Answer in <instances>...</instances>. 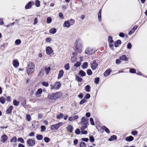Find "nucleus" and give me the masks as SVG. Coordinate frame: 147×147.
Listing matches in <instances>:
<instances>
[{
  "instance_id": "obj_1",
  "label": "nucleus",
  "mask_w": 147,
  "mask_h": 147,
  "mask_svg": "<svg viewBox=\"0 0 147 147\" xmlns=\"http://www.w3.org/2000/svg\"><path fill=\"white\" fill-rule=\"evenodd\" d=\"M75 50V51L79 53H80L82 51V43L80 40H76Z\"/></svg>"
},
{
  "instance_id": "obj_2",
  "label": "nucleus",
  "mask_w": 147,
  "mask_h": 147,
  "mask_svg": "<svg viewBox=\"0 0 147 147\" xmlns=\"http://www.w3.org/2000/svg\"><path fill=\"white\" fill-rule=\"evenodd\" d=\"M26 68L27 72L28 75L32 73L34 71L35 65L34 63L33 62L29 63Z\"/></svg>"
},
{
  "instance_id": "obj_3",
  "label": "nucleus",
  "mask_w": 147,
  "mask_h": 147,
  "mask_svg": "<svg viewBox=\"0 0 147 147\" xmlns=\"http://www.w3.org/2000/svg\"><path fill=\"white\" fill-rule=\"evenodd\" d=\"M61 86V84L59 82H56L55 85H50L51 89V90L58 89Z\"/></svg>"
},
{
  "instance_id": "obj_4",
  "label": "nucleus",
  "mask_w": 147,
  "mask_h": 147,
  "mask_svg": "<svg viewBox=\"0 0 147 147\" xmlns=\"http://www.w3.org/2000/svg\"><path fill=\"white\" fill-rule=\"evenodd\" d=\"M63 124L62 122H60L57 124L52 125L51 126V129H54L56 130L59 127L61 126Z\"/></svg>"
},
{
  "instance_id": "obj_5",
  "label": "nucleus",
  "mask_w": 147,
  "mask_h": 147,
  "mask_svg": "<svg viewBox=\"0 0 147 147\" xmlns=\"http://www.w3.org/2000/svg\"><path fill=\"white\" fill-rule=\"evenodd\" d=\"M94 51L93 49L88 47L85 50V53L87 55H90L94 52Z\"/></svg>"
},
{
  "instance_id": "obj_6",
  "label": "nucleus",
  "mask_w": 147,
  "mask_h": 147,
  "mask_svg": "<svg viewBox=\"0 0 147 147\" xmlns=\"http://www.w3.org/2000/svg\"><path fill=\"white\" fill-rule=\"evenodd\" d=\"M88 121L87 118L86 117H83L82 118L81 122L80 123L81 125L87 124Z\"/></svg>"
},
{
  "instance_id": "obj_7",
  "label": "nucleus",
  "mask_w": 147,
  "mask_h": 147,
  "mask_svg": "<svg viewBox=\"0 0 147 147\" xmlns=\"http://www.w3.org/2000/svg\"><path fill=\"white\" fill-rule=\"evenodd\" d=\"M27 143L30 146H32L35 144V142L32 139H29L27 140Z\"/></svg>"
},
{
  "instance_id": "obj_8",
  "label": "nucleus",
  "mask_w": 147,
  "mask_h": 147,
  "mask_svg": "<svg viewBox=\"0 0 147 147\" xmlns=\"http://www.w3.org/2000/svg\"><path fill=\"white\" fill-rule=\"evenodd\" d=\"M98 65L95 60H94L91 63V67L92 69H95L97 68Z\"/></svg>"
},
{
  "instance_id": "obj_9",
  "label": "nucleus",
  "mask_w": 147,
  "mask_h": 147,
  "mask_svg": "<svg viewBox=\"0 0 147 147\" xmlns=\"http://www.w3.org/2000/svg\"><path fill=\"white\" fill-rule=\"evenodd\" d=\"M54 95L55 96L56 99L61 97L63 95V94L60 92H57L54 93Z\"/></svg>"
},
{
  "instance_id": "obj_10",
  "label": "nucleus",
  "mask_w": 147,
  "mask_h": 147,
  "mask_svg": "<svg viewBox=\"0 0 147 147\" xmlns=\"http://www.w3.org/2000/svg\"><path fill=\"white\" fill-rule=\"evenodd\" d=\"M47 53L49 55L51 54L53 52V51L51 47H47L46 49Z\"/></svg>"
},
{
  "instance_id": "obj_11",
  "label": "nucleus",
  "mask_w": 147,
  "mask_h": 147,
  "mask_svg": "<svg viewBox=\"0 0 147 147\" xmlns=\"http://www.w3.org/2000/svg\"><path fill=\"white\" fill-rule=\"evenodd\" d=\"M67 130L70 133H71L74 129L73 126L71 125H69L67 127Z\"/></svg>"
},
{
  "instance_id": "obj_12",
  "label": "nucleus",
  "mask_w": 147,
  "mask_h": 147,
  "mask_svg": "<svg viewBox=\"0 0 147 147\" xmlns=\"http://www.w3.org/2000/svg\"><path fill=\"white\" fill-rule=\"evenodd\" d=\"M119 58L121 60H124L125 61H127L128 60V58L125 55L120 56Z\"/></svg>"
},
{
  "instance_id": "obj_13",
  "label": "nucleus",
  "mask_w": 147,
  "mask_h": 147,
  "mask_svg": "<svg viewBox=\"0 0 147 147\" xmlns=\"http://www.w3.org/2000/svg\"><path fill=\"white\" fill-rule=\"evenodd\" d=\"M64 74V71L63 70H61L59 71L58 75V79H59L61 78L63 76Z\"/></svg>"
},
{
  "instance_id": "obj_14",
  "label": "nucleus",
  "mask_w": 147,
  "mask_h": 147,
  "mask_svg": "<svg viewBox=\"0 0 147 147\" xmlns=\"http://www.w3.org/2000/svg\"><path fill=\"white\" fill-rule=\"evenodd\" d=\"M78 116L76 115L73 117H70L69 118V120L70 121H72L74 120L78 119Z\"/></svg>"
},
{
  "instance_id": "obj_15",
  "label": "nucleus",
  "mask_w": 147,
  "mask_h": 147,
  "mask_svg": "<svg viewBox=\"0 0 147 147\" xmlns=\"http://www.w3.org/2000/svg\"><path fill=\"white\" fill-rule=\"evenodd\" d=\"M7 136L4 135L1 138V140L3 142H5L7 140Z\"/></svg>"
},
{
  "instance_id": "obj_16",
  "label": "nucleus",
  "mask_w": 147,
  "mask_h": 147,
  "mask_svg": "<svg viewBox=\"0 0 147 147\" xmlns=\"http://www.w3.org/2000/svg\"><path fill=\"white\" fill-rule=\"evenodd\" d=\"M33 4L32 2H29L26 5L25 7V8L26 9H27L30 8L32 7V4Z\"/></svg>"
},
{
  "instance_id": "obj_17",
  "label": "nucleus",
  "mask_w": 147,
  "mask_h": 147,
  "mask_svg": "<svg viewBox=\"0 0 147 147\" xmlns=\"http://www.w3.org/2000/svg\"><path fill=\"white\" fill-rule=\"evenodd\" d=\"M48 98L50 99L55 100V97L54 93H51L48 95Z\"/></svg>"
},
{
  "instance_id": "obj_18",
  "label": "nucleus",
  "mask_w": 147,
  "mask_h": 147,
  "mask_svg": "<svg viewBox=\"0 0 147 147\" xmlns=\"http://www.w3.org/2000/svg\"><path fill=\"white\" fill-rule=\"evenodd\" d=\"M111 71L110 69H108L104 73V75L105 76H109L110 74Z\"/></svg>"
},
{
  "instance_id": "obj_19",
  "label": "nucleus",
  "mask_w": 147,
  "mask_h": 147,
  "mask_svg": "<svg viewBox=\"0 0 147 147\" xmlns=\"http://www.w3.org/2000/svg\"><path fill=\"white\" fill-rule=\"evenodd\" d=\"M134 137L131 136H130L128 137H127L125 138V140L128 142H130L134 140Z\"/></svg>"
},
{
  "instance_id": "obj_20",
  "label": "nucleus",
  "mask_w": 147,
  "mask_h": 147,
  "mask_svg": "<svg viewBox=\"0 0 147 147\" xmlns=\"http://www.w3.org/2000/svg\"><path fill=\"white\" fill-rule=\"evenodd\" d=\"M13 64L15 67H17L19 65V62L16 60H14L13 62Z\"/></svg>"
},
{
  "instance_id": "obj_21",
  "label": "nucleus",
  "mask_w": 147,
  "mask_h": 147,
  "mask_svg": "<svg viewBox=\"0 0 147 147\" xmlns=\"http://www.w3.org/2000/svg\"><path fill=\"white\" fill-rule=\"evenodd\" d=\"M64 27H69L70 26V24L68 21L65 22L63 25Z\"/></svg>"
},
{
  "instance_id": "obj_22",
  "label": "nucleus",
  "mask_w": 147,
  "mask_h": 147,
  "mask_svg": "<svg viewBox=\"0 0 147 147\" xmlns=\"http://www.w3.org/2000/svg\"><path fill=\"white\" fill-rule=\"evenodd\" d=\"M13 107L12 106H10L9 107V108L7 109L6 111V113L7 114L10 113H11L12 110L13 109Z\"/></svg>"
},
{
  "instance_id": "obj_23",
  "label": "nucleus",
  "mask_w": 147,
  "mask_h": 147,
  "mask_svg": "<svg viewBox=\"0 0 147 147\" xmlns=\"http://www.w3.org/2000/svg\"><path fill=\"white\" fill-rule=\"evenodd\" d=\"M49 32L50 33L53 34H55L56 32V30L55 28H53L49 30Z\"/></svg>"
},
{
  "instance_id": "obj_24",
  "label": "nucleus",
  "mask_w": 147,
  "mask_h": 147,
  "mask_svg": "<svg viewBox=\"0 0 147 147\" xmlns=\"http://www.w3.org/2000/svg\"><path fill=\"white\" fill-rule=\"evenodd\" d=\"M42 92V88H39L38 89L36 92V95L38 96L39 95L41 94Z\"/></svg>"
},
{
  "instance_id": "obj_25",
  "label": "nucleus",
  "mask_w": 147,
  "mask_h": 147,
  "mask_svg": "<svg viewBox=\"0 0 147 147\" xmlns=\"http://www.w3.org/2000/svg\"><path fill=\"white\" fill-rule=\"evenodd\" d=\"M101 10L100 9L98 15V18L99 21L101 20Z\"/></svg>"
},
{
  "instance_id": "obj_26",
  "label": "nucleus",
  "mask_w": 147,
  "mask_h": 147,
  "mask_svg": "<svg viewBox=\"0 0 147 147\" xmlns=\"http://www.w3.org/2000/svg\"><path fill=\"white\" fill-rule=\"evenodd\" d=\"M86 73L83 70H80L79 71V75L82 76H85Z\"/></svg>"
},
{
  "instance_id": "obj_27",
  "label": "nucleus",
  "mask_w": 147,
  "mask_h": 147,
  "mask_svg": "<svg viewBox=\"0 0 147 147\" xmlns=\"http://www.w3.org/2000/svg\"><path fill=\"white\" fill-rule=\"evenodd\" d=\"M117 138V136L115 135H113L109 139V141H113L115 140Z\"/></svg>"
},
{
  "instance_id": "obj_28",
  "label": "nucleus",
  "mask_w": 147,
  "mask_h": 147,
  "mask_svg": "<svg viewBox=\"0 0 147 147\" xmlns=\"http://www.w3.org/2000/svg\"><path fill=\"white\" fill-rule=\"evenodd\" d=\"M5 98L3 97H1L0 98V102L2 104H3L5 102Z\"/></svg>"
},
{
  "instance_id": "obj_29",
  "label": "nucleus",
  "mask_w": 147,
  "mask_h": 147,
  "mask_svg": "<svg viewBox=\"0 0 147 147\" xmlns=\"http://www.w3.org/2000/svg\"><path fill=\"white\" fill-rule=\"evenodd\" d=\"M87 124L81 125L82 126V127L80 128L81 131H84L87 127Z\"/></svg>"
},
{
  "instance_id": "obj_30",
  "label": "nucleus",
  "mask_w": 147,
  "mask_h": 147,
  "mask_svg": "<svg viewBox=\"0 0 147 147\" xmlns=\"http://www.w3.org/2000/svg\"><path fill=\"white\" fill-rule=\"evenodd\" d=\"M85 90L88 92H89L90 91V87L88 85H87L85 87Z\"/></svg>"
},
{
  "instance_id": "obj_31",
  "label": "nucleus",
  "mask_w": 147,
  "mask_h": 147,
  "mask_svg": "<svg viewBox=\"0 0 147 147\" xmlns=\"http://www.w3.org/2000/svg\"><path fill=\"white\" fill-rule=\"evenodd\" d=\"M10 141L11 142H17V138L16 137H14L12 138L11 140Z\"/></svg>"
},
{
  "instance_id": "obj_32",
  "label": "nucleus",
  "mask_w": 147,
  "mask_h": 147,
  "mask_svg": "<svg viewBox=\"0 0 147 147\" xmlns=\"http://www.w3.org/2000/svg\"><path fill=\"white\" fill-rule=\"evenodd\" d=\"M13 103L14 105L18 106L19 105L20 102L19 101H17L15 99L13 101Z\"/></svg>"
},
{
  "instance_id": "obj_33",
  "label": "nucleus",
  "mask_w": 147,
  "mask_h": 147,
  "mask_svg": "<svg viewBox=\"0 0 147 147\" xmlns=\"http://www.w3.org/2000/svg\"><path fill=\"white\" fill-rule=\"evenodd\" d=\"M76 80L78 82H81L82 80V79L81 77L77 75H76Z\"/></svg>"
},
{
  "instance_id": "obj_34",
  "label": "nucleus",
  "mask_w": 147,
  "mask_h": 147,
  "mask_svg": "<svg viewBox=\"0 0 147 147\" xmlns=\"http://www.w3.org/2000/svg\"><path fill=\"white\" fill-rule=\"evenodd\" d=\"M35 5L36 6L39 7L40 5V2L38 0H36L35 1Z\"/></svg>"
},
{
  "instance_id": "obj_35",
  "label": "nucleus",
  "mask_w": 147,
  "mask_h": 147,
  "mask_svg": "<svg viewBox=\"0 0 147 147\" xmlns=\"http://www.w3.org/2000/svg\"><path fill=\"white\" fill-rule=\"evenodd\" d=\"M80 147H86V145L85 142H82L80 143Z\"/></svg>"
},
{
  "instance_id": "obj_36",
  "label": "nucleus",
  "mask_w": 147,
  "mask_h": 147,
  "mask_svg": "<svg viewBox=\"0 0 147 147\" xmlns=\"http://www.w3.org/2000/svg\"><path fill=\"white\" fill-rule=\"evenodd\" d=\"M43 138V136L41 135H38L36 136V138L38 140H41Z\"/></svg>"
},
{
  "instance_id": "obj_37",
  "label": "nucleus",
  "mask_w": 147,
  "mask_h": 147,
  "mask_svg": "<svg viewBox=\"0 0 147 147\" xmlns=\"http://www.w3.org/2000/svg\"><path fill=\"white\" fill-rule=\"evenodd\" d=\"M18 142H20L22 143H24V140L22 138H18Z\"/></svg>"
},
{
  "instance_id": "obj_38",
  "label": "nucleus",
  "mask_w": 147,
  "mask_h": 147,
  "mask_svg": "<svg viewBox=\"0 0 147 147\" xmlns=\"http://www.w3.org/2000/svg\"><path fill=\"white\" fill-rule=\"evenodd\" d=\"M82 67L83 68H86L88 66V63L87 62H85L83 64V65L82 66Z\"/></svg>"
},
{
  "instance_id": "obj_39",
  "label": "nucleus",
  "mask_w": 147,
  "mask_h": 147,
  "mask_svg": "<svg viewBox=\"0 0 147 147\" xmlns=\"http://www.w3.org/2000/svg\"><path fill=\"white\" fill-rule=\"evenodd\" d=\"M103 129H105V131L107 133L109 134L110 133V131L109 129L108 128H107L105 126H103Z\"/></svg>"
},
{
  "instance_id": "obj_40",
  "label": "nucleus",
  "mask_w": 147,
  "mask_h": 147,
  "mask_svg": "<svg viewBox=\"0 0 147 147\" xmlns=\"http://www.w3.org/2000/svg\"><path fill=\"white\" fill-rule=\"evenodd\" d=\"M51 70V68L50 67H48L47 68H45V71L46 72V73L48 74L49 72V71Z\"/></svg>"
},
{
  "instance_id": "obj_41",
  "label": "nucleus",
  "mask_w": 147,
  "mask_h": 147,
  "mask_svg": "<svg viewBox=\"0 0 147 147\" xmlns=\"http://www.w3.org/2000/svg\"><path fill=\"white\" fill-rule=\"evenodd\" d=\"M21 43V41L20 39L16 40L15 42V43L17 45H19Z\"/></svg>"
},
{
  "instance_id": "obj_42",
  "label": "nucleus",
  "mask_w": 147,
  "mask_h": 147,
  "mask_svg": "<svg viewBox=\"0 0 147 147\" xmlns=\"http://www.w3.org/2000/svg\"><path fill=\"white\" fill-rule=\"evenodd\" d=\"M64 67L66 70H68L69 69V64L67 63L65 65Z\"/></svg>"
},
{
  "instance_id": "obj_43",
  "label": "nucleus",
  "mask_w": 147,
  "mask_h": 147,
  "mask_svg": "<svg viewBox=\"0 0 147 147\" xmlns=\"http://www.w3.org/2000/svg\"><path fill=\"white\" fill-rule=\"evenodd\" d=\"M52 19L51 17H48L47 19V23L50 24L51 22Z\"/></svg>"
},
{
  "instance_id": "obj_44",
  "label": "nucleus",
  "mask_w": 147,
  "mask_h": 147,
  "mask_svg": "<svg viewBox=\"0 0 147 147\" xmlns=\"http://www.w3.org/2000/svg\"><path fill=\"white\" fill-rule=\"evenodd\" d=\"M109 47H110L112 49H113V46H114L113 45L114 44V42H109Z\"/></svg>"
},
{
  "instance_id": "obj_45",
  "label": "nucleus",
  "mask_w": 147,
  "mask_h": 147,
  "mask_svg": "<svg viewBox=\"0 0 147 147\" xmlns=\"http://www.w3.org/2000/svg\"><path fill=\"white\" fill-rule=\"evenodd\" d=\"M26 119L28 121H30L31 119V117L30 115H26Z\"/></svg>"
},
{
  "instance_id": "obj_46",
  "label": "nucleus",
  "mask_w": 147,
  "mask_h": 147,
  "mask_svg": "<svg viewBox=\"0 0 147 147\" xmlns=\"http://www.w3.org/2000/svg\"><path fill=\"white\" fill-rule=\"evenodd\" d=\"M41 131H45L46 129L44 125H42L41 126Z\"/></svg>"
},
{
  "instance_id": "obj_47",
  "label": "nucleus",
  "mask_w": 147,
  "mask_h": 147,
  "mask_svg": "<svg viewBox=\"0 0 147 147\" xmlns=\"http://www.w3.org/2000/svg\"><path fill=\"white\" fill-rule=\"evenodd\" d=\"M77 60V57H73L71 58V61L72 62H74Z\"/></svg>"
},
{
  "instance_id": "obj_48",
  "label": "nucleus",
  "mask_w": 147,
  "mask_h": 147,
  "mask_svg": "<svg viewBox=\"0 0 147 147\" xmlns=\"http://www.w3.org/2000/svg\"><path fill=\"white\" fill-rule=\"evenodd\" d=\"M81 63L80 62H77L76 63H75L74 66L76 67H78L80 66Z\"/></svg>"
},
{
  "instance_id": "obj_49",
  "label": "nucleus",
  "mask_w": 147,
  "mask_h": 147,
  "mask_svg": "<svg viewBox=\"0 0 147 147\" xmlns=\"http://www.w3.org/2000/svg\"><path fill=\"white\" fill-rule=\"evenodd\" d=\"M99 81V78H97L95 79L94 82L96 84H98Z\"/></svg>"
},
{
  "instance_id": "obj_50",
  "label": "nucleus",
  "mask_w": 147,
  "mask_h": 147,
  "mask_svg": "<svg viewBox=\"0 0 147 147\" xmlns=\"http://www.w3.org/2000/svg\"><path fill=\"white\" fill-rule=\"evenodd\" d=\"M87 73L89 75H91L92 74V72L90 69L88 70L87 71Z\"/></svg>"
},
{
  "instance_id": "obj_51",
  "label": "nucleus",
  "mask_w": 147,
  "mask_h": 147,
  "mask_svg": "<svg viewBox=\"0 0 147 147\" xmlns=\"http://www.w3.org/2000/svg\"><path fill=\"white\" fill-rule=\"evenodd\" d=\"M90 123L92 125H94V121H93V120L92 118H90Z\"/></svg>"
},
{
  "instance_id": "obj_52",
  "label": "nucleus",
  "mask_w": 147,
  "mask_h": 147,
  "mask_svg": "<svg viewBox=\"0 0 147 147\" xmlns=\"http://www.w3.org/2000/svg\"><path fill=\"white\" fill-rule=\"evenodd\" d=\"M80 131L79 129H76L75 131V133L77 135L79 134L80 133Z\"/></svg>"
},
{
  "instance_id": "obj_53",
  "label": "nucleus",
  "mask_w": 147,
  "mask_h": 147,
  "mask_svg": "<svg viewBox=\"0 0 147 147\" xmlns=\"http://www.w3.org/2000/svg\"><path fill=\"white\" fill-rule=\"evenodd\" d=\"M63 115L62 114H60L58 115L57 116V119H60L63 118Z\"/></svg>"
},
{
  "instance_id": "obj_54",
  "label": "nucleus",
  "mask_w": 147,
  "mask_h": 147,
  "mask_svg": "<svg viewBox=\"0 0 147 147\" xmlns=\"http://www.w3.org/2000/svg\"><path fill=\"white\" fill-rule=\"evenodd\" d=\"M130 72L131 73H136V71L135 69L132 68L130 69Z\"/></svg>"
},
{
  "instance_id": "obj_55",
  "label": "nucleus",
  "mask_w": 147,
  "mask_h": 147,
  "mask_svg": "<svg viewBox=\"0 0 147 147\" xmlns=\"http://www.w3.org/2000/svg\"><path fill=\"white\" fill-rule=\"evenodd\" d=\"M90 140L91 142H92L94 141V139L93 136H90L89 137Z\"/></svg>"
},
{
  "instance_id": "obj_56",
  "label": "nucleus",
  "mask_w": 147,
  "mask_h": 147,
  "mask_svg": "<svg viewBox=\"0 0 147 147\" xmlns=\"http://www.w3.org/2000/svg\"><path fill=\"white\" fill-rule=\"evenodd\" d=\"M135 30L134 29H133V28L129 32V35H131L133 33L135 32Z\"/></svg>"
},
{
  "instance_id": "obj_57",
  "label": "nucleus",
  "mask_w": 147,
  "mask_h": 147,
  "mask_svg": "<svg viewBox=\"0 0 147 147\" xmlns=\"http://www.w3.org/2000/svg\"><path fill=\"white\" fill-rule=\"evenodd\" d=\"M138 133L136 131H132L131 134L134 136H135Z\"/></svg>"
},
{
  "instance_id": "obj_58",
  "label": "nucleus",
  "mask_w": 147,
  "mask_h": 147,
  "mask_svg": "<svg viewBox=\"0 0 147 147\" xmlns=\"http://www.w3.org/2000/svg\"><path fill=\"white\" fill-rule=\"evenodd\" d=\"M132 47V45L130 42H129L127 45V48L130 49Z\"/></svg>"
},
{
  "instance_id": "obj_59",
  "label": "nucleus",
  "mask_w": 147,
  "mask_h": 147,
  "mask_svg": "<svg viewBox=\"0 0 147 147\" xmlns=\"http://www.w3.org/2000/svg\"><path fill=\"white\" fill-rule=\"evenodd\" d=\"M42 85L43 86H45L46 87H47L49 86V84L47 82H43L42 84Z\"/></svg>"
},
{
  "instance_id": "obj_60",
  "label": "nucleus",
  "mask_w": 147,
  "mask_h": 147,
  "mask_svg": "<svg viewBox=\"0 0 147 147\" xmlns=\"http://www.w3.org/2000/svg\"><path fill=\"white\" fill-rule=\"evenodd\" d=\"M86 102V99H82L80 101V105H82V104H83V103H84V102Z\"/></svg>"
},
{
  "instance_id": "obj_61",
  "label": "nucleus",
  "mask_w": 147,
  "mask_h": 147,
  "mask_svg": "<svg viewBox=\"0 0 147 147\" xmlns=\"http://www.w3.org/2000/svg\"><path fill=\"white\" fill-rule=\"evenodd\" d=\"M44 140L45 142L48 143L50 139L47 137H45L44 138Z\"/></svg>"
},
{
  "instance_id": "obj_62",
  "label": "nucleus",
  "mask_w": 147,
  "mask_h": 147,
  "mask_svg": "<svg viewBox=\"0 0 147 147\" xmlns=\"http://www.w3.org/2000/svg\"><path fill=\"white\" fill-rule=\"evenodd\" d=\"M108 41L109 42H114V41L112 40V37L111 36H109V38L108 39Z\"/></svg>"
},
{
  "instance_id": "obj_63",
  "label": "nucleus",
  "mask_w": 147,
  "mask_h": 147,
  "mask_svg": "<svg viewBox=\"0 0 147 147\" xmlns=\"http://www.w3.org/2000/svg\"><path fill=\"white\" fill-rule=\"evenodd\" d=\"M59 17L62 19H63L64 18L63 14L61 13H59Z\"/></svg>"
},
{
  "instance_id": "obj_64",
  "label": "nucleus",
  "mask_w": 147,
  "mask_h": 147,
  "mask_svg": "<svg viewBox=\"0 0 147 147\" xmlns=\"http://www.w3.org/2000/svg\"><path fill=\"white\" fill-rule=\"evenodd\" d=\"M90 95L89 94H87L85 96V97L86 99H89L90 97Z\"/></svg>"
}]
</instances>
